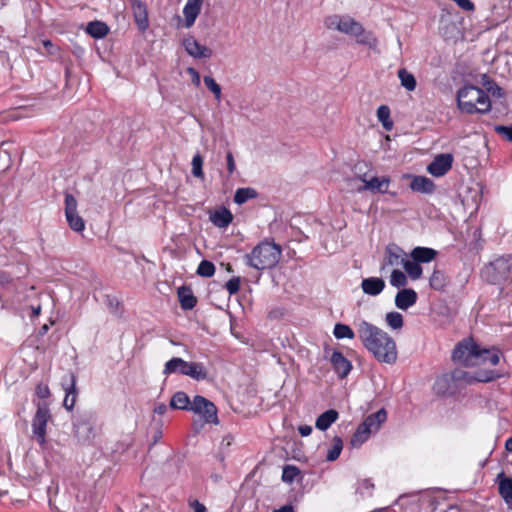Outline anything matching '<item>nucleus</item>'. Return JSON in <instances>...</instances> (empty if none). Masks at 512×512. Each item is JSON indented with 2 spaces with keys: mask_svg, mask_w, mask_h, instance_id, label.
I'll return each mask as SVG.
<instances>
[{
  "mask_svg": "<svg viewBox=\"0 0 512 512\" xmlns=\"http://www.w3.org/2000/svg\"><path fill=\"white\" fill-rule=\"evenodd\" d=\"M357 333L363 346L378 362L392 365L397 361L396 342L387 332L362 320L357 325Z\"/></svg>",
  "mask_w": 512,
  "mask_h": 512,
  "instance_id": "1",
  "label": "nucleus"
},
{
  "mask_svg": "<svg viewBox=\"0 0 512 512\" xmlns=\"http://www.w3.org/2000/svg\"><path fill=\"white\" fill-rule=\"evenodd\" d=\"M324 24L329 30H337L340 33L354 37L360 45L375 49L378 45L376 36L371 31H366L363 25L349 15H330L325 18Z\"/></svg>",
  "mask_w": 512,
  "mask_h": 512,
  "instance_id": "2",
  "label": "nucleus"
},
{
  "mask_svg": "<svg viewBox=\"0 0 512 512\" xmlns=\"http://www.w3.org/2000/svg\"><path fill=\"white\" fill-rule=\"evenodd\" d=\"M490 355L489 362L495 366L500 361V351L498 349H481L471 338L459 342L453 350L452 359L454 362L461 363L464 366L479 365V358Z\"/></svg>",
  "mask_w": 512,
  "mask_h": 512,
  "instance_id": "3",
  "label": "nucleus"
},
{
  "mask_svg": "<svg viewBox=\"0 0 512 512\" xmlns=\"http://www.w3.org/2000/svg\"><path fill=\"white\" fill-rule=\"evenodd\" d=\"M457 107L466 114H485L491 110V101L481 88L466 85L457 92Z\"/></svg>",
  "mask_w": 512,
  "mask_h": 512,
  "instance_id": "4",
  "label": "nucleus"
},
{
  "mask_svg": "<svg viewBox=\"0 0 512 512\" xmlns=\"http://www.w3.org/2000/svg\"><path fill=\"white\" fill-rule=\"evenodd\" d=\"M281 254L282 249L279 245L262 241L250 253L245 254L244 263L258 271L271 269L279 263Z\"/></svg>",
  "mask_w": 512,
  "mask_h": 512,
  "instance_id": "5",
  "label": "nucleus"
},
{
  "mask_svg": "<svg viewBox=\"0 0 512 512\" xmlns=\"http://www.w3.org/2000/svg\"><path fill=\"white\" fill-rule=\"evenodd\" d=\"M386 420L387 412L384 408L368 415L352 435L350 440L351 446L360 447L368 440L372 433H375L380 429L381 425L386 422Z\"/></svg>",
  "mask_w": 512,
  "mask_h": 512,
  "instance_id": "6",
  "label": "nucleus"
},
{
  "mask_svg": "<svg viewBox=\"0 0 512 512\" xmlns=\"http://www.w3.org/2000/svg\"><path fill=\"white\" fill-rule=\"evenodd\" d=\"M95 423L91 413L78 415L73 421V435L81 445H91L96 437Z\"/></svg>",
  "mask_w": 512,
  "mask_h": 512,
  "instance_id": "7",
  "label": "nucleus"
},
{
  "mask_svg": "<svg viewBox=\"0 0 512 512\" xmlns=\"http://www.w3.org/2000/svg\"><path fill=\"white\" fill-rule=\"evenodd\" d=\"M511 265L508 257H499L486 265L481 271V277L490 284H500L509 277Z\"/></svg>",
  "mask_w": 512,
  "mask_h": 512,
  "instance_id": "8",
  "label": "nucleus"
},
{
  "mask_svg": "<svg viewBox=\"0 0 512 512\" xmlns=\"http://www.w3.org/2000/svg\"><path fill=\"white\" fill-rule=\"evenodd\" d=\"M50 419V410L46 403H38L32 421V432L36 441L43 446L46 443V426Z\"/></svg>",
  "mask_w": 512,
  "mask_h": 512,
  "instance_id": "9",
  "label": "nucleus"
},
{
  "mask_svg": "<svg viewBox=\"0 0 512 512\" xmlns=\"http://www.w3.org/2000/svg\"><path fill=\"white\" fill-rule=\"evenodd\" d=\"M360 180L363 184L354 186L353 190L356 192L370 191L372 193H387L390 185V178L387 176L383 177H372L370 179H366L365 175L359 176L358 178H351L348 181L352 184Z\"/></svg>",
  "mask_w": 512,
  "mask_h": 512,
  "instance_id": "10",
  "label": "nucleus"
},
{
  "mask_svg": "<svg viewBox=\"0 0 512 512\" xmlns=\"http://www.w3.org/2000/svg\"><path fill=\"white\" fill-rule=\"evenodd\" d=\"M191 411L199 414L207 423L218 424L217 407L207 398L196 395L192 401Z\"/></svg>",
  "mask_w": 512,
  "mask_h": 512,
  "instance_id": "11",
  "label": "nucleus"
},
{
  "mask_svg": "<svg viewBox=\"0 0 512 512\" xmlns=\"http://www.w3.org/2000/svg\"><path fill=\"white\" fill-rule=\"evenodd\" d=\"M65 216L73 231L82 232L85 229L84 220L77 211V200L69 193L65 194Z\"/></svg>",
  "mask_w": 512,
  "mask_h": 512,
  "instance_id": "12",
  "label": "nucleus"
},
{
  "mask_svg": "<svg viewBox=\"0 0 512 512\" xmlns=\"http://www.w3.org/2000/svg\"><path fill=\"white\" fill-rule=\"evenodd\" d=\"M76 384L77 376L71 371L65 374L61 380L62 389L65 391L63 406L68 411H71L76 404L78 396V389Z\"/></svg>",
  "mask_w": 512,
  "mask_h": 512,
  "instance_id": "13",
  "label": "nucleus"
},
{
  "mask_svg": "<svg viewBox=\"0 0 512 512\" xmlns=\"http://www.w3.org/2000/svg\"><path fill=\"white\" fill-rule=\"evenodd\" d=\"M453 155L443 153L437 155L428 165L427 171L434 177L444 176L452 167Z\"/></svg>",
  "mask_w": 512,
  "mask_h": 512,
  "instance_id": "14",
  "label": "nucleus"
},
{
  "mask_svg": "<svg viewBox=\"0 0 512 512\" xmlns=\"http://www.w3.org/2000/svg\"><path fill=\"white\" fill-rule=\"evenodd\" d=\"M406 259L407 255L403 249L395 244L388 245L381 269L384 270L388 266L403 267Z\"/></svg>",
  "mask_w": 512,
  "mask_h": 512,
  "instance_id": "15",
  "label": "nucleus"
},
{
  "mask_svg": "<svg viewBox=\"0 0 512 512\" xmlns=\"http://www.w3.org/2000/svg\"><path fill=\"white\" fill-rule=\"evenodd\" d=\"M185 51L194 58L206 59L212 56V50L200 44L193 36L183 39Z\"/></svg>",
  "mask_w": 512,
  "mask_h": 512,
  "instance_id": "16",
  "label": "nucleus"
},
{
  "mask_svg": "<svg viewBox=\"0 0 512 512\" xmlns=\"http://www.w3.org/2000/svg\"><path fill=\"white\" fill-rule=\"evenodd\" d=\"M330 362L333 370L341 379L346 378L352 370V363L340 351H333Z\"/></svg>",
  "mask_w": 512,
  "mask_h": 512,
  "instance_id": "17",
  "label": "nucleus"
},
{
  "mask_svg": "<svg viewBox=\"0 0 512 512\" xmlns=\"http://www.w3.org/2000/svg\"><path fill=\"white\" fill-rule=\"evenodd\" d=\"M204 0H187L184 8V27L190 28L194 25L197 17L201 12Z\"/></svg>",
  "mask_w": 512,
  "mask_h": 512,
  "instance_id": "18",
  "label": "nucleus"
},
{
  "mask_svg": "<svg viewBox=\"0 0 512 512\" xmlns=\"http://www.w3.org/2000/svg\"><path fill=\"white\" fill-rule=\"evenodd\" d=\"M417 293L412 288H403L395 296V305L401 310H407L417 301Z\"/></svg>",
  "mask_w": 512,
  "mask_h": 512,
  "instance_id": "19",
  "label": "nucleus"
},
{
  "mask_svg": "<svg viewBox=\"0 0 512 512\" xmlns=\"http://www.w3.org/2000/svg\"><path fill=\"white\" fill-rule=\"evenodd\" d=\"M132 9H133L135 23H136L138 29L140 31L144 32L149 26L146 5L141 0H134Z\"/></svg>",
  "mask_w": 512,
  "mask_h": 512,
  "instance_id": "20",
  "label": "nucleus"
},
{
  "mask_svg": "<svg viewBox=\"0 0 512 512\" xmlns=\"http://www.w3.org/2000/svg\"><path fill=\"white\" fill-rule=\"evenodd\" d=\"M361 288L365 294L377 296L385 288V281L378 277L365 278L361 282Z\"/></svg>",
  "mask_w": 512,
  "mask_h": 512,
  "instance_id": "21",
  "label": "nucleus"
},
{
  "mask_svg": "<svg viewBox=\"0 0 512 512\" xmlns=\"http://www.w3.org/2000/svg\"><path fill=\"white\" fill-rule=\"evenodd\" d=\"M189 362L180 357H173L164 365L163 374L168 376L174 373L187 376Z\"/></svg>",
  "mask_w": 512,
  "mask_h": 512,
  "instance_id": "22",
  "label": "nucleus"
},
{
  "mask_svg": "<svg viewBox=\"0 0 512 512\" xmlns=\"http://www.w3.org/2000/svg\"><path fill=\"white\" fill-rule=\"evenodd\" d=\"M497 480L500 496L507 504H512V477H507L504 472H501L498 474Z\"/></svg>",
  "mask_w": 512,
  "mask_h": 512,
  "instance_id": "23",
  "label": "nucleus"
},
{
  "mask_svg": "<svg viewBox=\"0 0 512 512\" xmlns=\"http://www.w3.org/2000/svg\"><path fill=\"white\" fill-rule=\"evenodd\" d=\"M180 306L184 310H191L197 304V299L193 294V291L188 286H181L177 291Z\"/></svg>",
  "mask_w": 512,
  "mask_h": 512,
  "instance_id": "24",
  "label": "nucleus"
},
{
  "mask_svg": "<svg viewBox=\"0 0 512 512\" xmlns=\"http://www.w3.org/2000/svg\"><path fill=\"white\" fill-rule=\"evenodd\" d=\"M209 219L214 226L218 228H226L232 222L233 215L227 208H221L212 212Z\"/></svg>",
  "mask_w": 512,
  "mask_h": 512,
  "instance_id": "25",
  "label": "nucleus"
},
{
  "mask_svg": "<svg viewBox=\"0 0 512 512\" xmlns=\"http://www.w3.org/2000/svg\"><path fill=\"white\" fill-rule=\"evenodd\" d=\"M410 188L416 192L431 194L435 190V184L428 177L415 176L410 183Z\"/></svg>",
  "mask_w": 512,
  "mask_h": 512,
  "instance_id": "26",
  "label": "nucleus"
},
{
  "mask_svg": "<svg viewBox=\"0 0 512 512\" xmlns=\"http://www.w3.org/2000/svg\"><path fill=\"white\" fill-rule=\"evenodd\" d=\"M455 381L453 374H442L437 377L433 384V391L438 396L446 395L451 389L452 383Z\"/></svg>",
  "mask_w": 512,
  "mask_h": 512,
  "instance_id": "27",
  "label": "nucleus"
},
{
  "mask_svg": "<svg viewBox=\"0 0 512 512\" xmlns=\"http://www.w3.org/2000/svg\"><path fill=\"white\" fill-rule=\"evenodd\" d=\"M503 376V373L495 370H477L473 373V376L469 378L470 380H468V384H473L476 382L487 383Z\"/></svg>",
  "mask_w": 512,
  "mask_h": 512,
  "instance_id": "28",
  "label": "nucleus"
},
{
  "mask_svg": "<svg viewBox=\"0 0 512 512\" xmlns=\"http://www.w3.org/2000/svg\"><path fill=\"white\" fill-rule=\"evenodd\" d=\"M339 417V414L334 409H329L319 415L315 422V427L321 431L327 430Z\"/></svg>",
  "mask_w": 512,
  "mask_h": 512,
  "instance_id": "29",
  "label": "nucleus"
},
{
  "mask_svg": "<svg viewBox=\"0 0 512 512\" xmlns=\"http://www.w3.org/2000/svg\"><path fill=\"white\" fill-rule=\"evenodd\" d=\"M170 407L178 410L191 411L192 401L185 392L178 391L174 393L173 396L171 397Z\"/></svg>",
  "mask_w": 512,
  "mask_h": 512,
  "instance_id": "30",
  "label": "nucleus"
},
{
  "mask_svg": "<svg viewBox=\"0 0 512 512\" xmlns=\"http://www.w3.org/2000/svg\"><path fill=\"white\" fill-rule=\"evenodd\" d=\"M410 255L418 263H428L436 257L437 252L428 247H415Z\"/></svg>",
  "mask_w": 512,
  "mask_h": 512,
  "instance_id": "31",
  "label": "nucleus"
},
{
  "mask_svg": "<svg viewBox=\"0 0 512 512\" xmlns=\"http://www.w3.org/2000/svg\"><path fill=\"white\" fill-rule=\"evenodd\" d=\"M187 376L194 380L202 381L208 378V371L201 362H189Z\"/></svg>",
  "mask_w": 512,
  "mask_h": 512,
  "instance_id": "32",
  "label": "nucleus"
},
{
  "mask_svg": "<svg viewBox=\"0 0 512 512\" xmlns=\"http://www.w3.org/2000/svg\"><path fill=\"white\" fill-rule=\"evenodd\" d=\"M258 192L252 187L238 188L234 194V202L238 205H242L248 200L257 198Z\"/></svg>",
  "mask_w": 512,
  "mask_h": 512,
  "instance_id": "33",
  "label": "nucleus"
},
{
  "mask_svg": "<svg viewBox=\"0 0 512 512\" xmlns=\"http://www.w3.org/2000/svg\"><path fill=\"white\" fill-rule=\"evenodd\" d=\"M87 32L94 38H103L108 32V26L100 21H92L87 25Z\"/></svg>",
  "mask_w": 512,
  "mask_h": 512,
  "instance_id": "34",
  "label": "nucleus"
},
{
  "mask_svg": "<svg viewBox=\"0 0 512 512\" xmlns=\"http://www.w3.org/2000/svg\"><path fill=\"white\" fill-rule=\"evenodd\" d=\"M398 78L400 79L401 85L407 90V91H414L417 82L414 77V75L410 72H408L405 68H401L398 70Z\"/></svg>",
  "mask_w": 512,
  "mask_h": 512,
  "instance_id": "35",
  "label": "nucleus"
},
{
  "mask_svg": "<svg viewBox=\"0 0 512 512\" xmlns=\"http://www.w3.org/2000/svg\"><path fill=\"white\" fill-rule=\"evenodd\" d=\"M343 449V441L341 437L335 436L332 439L331 446L327 451L326 460L329 462L335 461L339 456Z\"/></svg>",
  "mask_w": 512,
  "mask_h": 512,
  "instance_id": "36",
  "label": "nucleus"
},
{
  "mask_svg": "<svg viewBox=\"0 0 512 512\" xmlns=\"http://www.w3.org/2000/svg\"><path fill=\"white\" fill-rule=\"evenodd\" d=\"M429 285L434 290H443L447 285V277L445 273L440 270H434L429 279Z\"/></svg>",
  "mask_w": 512,
  "mask_h": 512,
  "instance_id": "37",
  "label": "nucleus"
},
{
  "mask_svg": "<svg viewBox=\"0 0 512 512\" xmlns=\"http://www.w3.org/2000/svg\"><path fill=\"white\" fill-rule=\"evenodd\" d=\"M377 118L385 130L390 131L393 128V122L390 119V109L386 105H381L377 109Z\"/></svg>",
  "mask_w": 512,
  "mask_h": 512,
  "instance_id": "38",
  "label": "nucleus"
},
{
  "mask_svg": "<svg viewBox=\"0 0 512 512\" xmlns=\"http://www.w3.org/2000/svg\"><path fill=\"white\" fill-rule=\"evenodd\" d=\"M333 334H334L335 338H337V339H344V338L354 339L355 338V333L351 329V327L346 324H343V323L335 324L334 329H333Z\"/></svg>",
  "mask_w": 512,
  "mask_h": 512,
  "instance_id": "39",
  "label": "nucleus"
},
{
  "mask_svg": "<svg viewBox=\"0 0 512 512\" xmlns=\"http://www.w3.org/2000/svg\"><path fill=\"white\" fill-rule=\"evenodd\" d=\"M385 321L387 325L394 330H399L404 325L402 314L396 311L388 312L385 316Z\"/></svg>",
  "mask_w": 512,
  "mask_h": 512,
  "instance_id": "40",
  "label": "nucleus"
},
{
  "mask_svg": "<svg viewBox=\"0 0 512 512\" xmlns=\"http://www.w3.org/2000/svg\"><path fill=\"white\" fill-rule=\"evenodd\" d=\"M403 268L409 277L413 280L420 278L422 275V267L420 266V263L416 262L415 260L411 261L406 259Z\"/></svg>",
  "mask_w": 512,
  "mask_h": 512,
  "instance_id": "41",
  "label": "nucleus"
},
{
  "mask_svg": "<svg viewBox=\"0 0 512 512\" xmlns=\"http://www.w3.org/2000/svg\"><path fill=\"white\" fill-rule=\"evenodd\" d=\"M196 273L201 277H212L215 273V265L208 260H202L197 268Z\"/></svg>",
  "mask_w": 512,
  "mask_h": 512,
  "instance_id": "42",
  "label": "nucleus"
},
{
  "mask_svg": "<svg viewBox=\"0 0 512 512\" xmlns=\"http://www.w3.org/2000/svg\"><path fill=\"white\" fill-rule=\"evenodd\" d=\"M390 284L397 288L404 287L407 284V277L404 272L394 269L390 276Z\"/></svg>",
  "mask_w": 512,
  "mask_h": 512,
  "instance_id": "43",
  "label": "nucleus"
},
{
  "mask_svg": "<svg viewBox=\"0 0 512 512\" xmlns=\"http://www.w3.org/2000/svg\"><path fill=\"white\" fill-rule=\"evenodd\" d=\"M204 84L214 94L216 100L221 99V86L211 76H204Z\"/></svg>",
  "mask_w": 512,
  "mask_h": 512,
  "instance_id": "44",
  "label": "nucleus"
},
{
  "mask_svg": "<svg viewBox=\"0 0 512 512\" xmlns=\"http://www.w3.org/2000/svg\"><path fill=\"white\" fill-rule=\"evenodd\" d=\"M192 174L197 178H204L203 173V158L199 153H196L192 159Z\"/></svg>",
  "mask_w": 512,
  "mask_h": 512,
  "instance_id": "45",
  "label": "nucleus"
},
{
  "mask_svg": "<svg viewBox=\"0 0 512 512\" xmlns=\"http://www.w3.org/2000/svg\"><path fill=\"white\" fill-rule=\"evenodd\" d=\"M300 470L293 465H286L282 471V480L286 483H292Z\"/></svg>",
  "mask_w": 512,
  "mask_h": 512,
  "instance_id": "46",
  "label": "nucleus"
},
{
  "mask_svg": "<svg viewBox=\"0 0 512 512\" xmlns=\"http://www.w3.org/2000/svg\"><path fill=\"white\" fill-rule=\"evenodd\" d=\"M494 130L503 139L507 141H512V124L510 126L496 125L494 127Z\"/></svg>",
  "mask_w": 512,
  "mask_h": 512,
  "instance_id": "47",
  "label": "nucleus"
},
{
  "mask_svg": "<svg viewBox=\"0 0 512 512\" xmlns=\"http://www.w3.org/2000/svg\"><path fill=\"white\" fill-rule=\"evenodd\" d=\"M240 282H241L240 277H232L231 279H229L226 282L225 288H226V290L228 291V293L230 295H234V294H236L239 291V289H240Z\"/></svg>",
  "mask_w": 512,
  "mask_h": 512,
  "instance_id": "48",
  "label": "nucleus"
},
{
  "mask_svg": "<svg viewBox=\"0 0 512 512\" xmlns=\"http://www.w3.org/2000/svg\"><path fill=\"white\" fill-rule=\"evenodd\" d=\"M104 303L111 313H117L119 311L120 302L116 297L106 295Z\"/></svg>",
  "mask_w": 512,
  "mask_h": 512,
  "instance_id": "49",
  "label": "nucleus"
},
{
  "mask_svg": "<svg viewBox=\"0 0 512 512\" xmlns=\"http://www.w3.org/2000/svg\"><path fill=\"white\" fill-rule=\"evenodd\" d=\"M373 488H374V484L371 482L370 479H363L359 483V492L361 494L371 495Z\"/></svg>",
  "mask_w": 512,
  "mask_h": 512,
  "instance_id": "50",
  "label": "nucleus"
},
{
  "mask_svg": "<svg viewBox=\"0 0 512 512\" xmlns=\"http://www.w3.org/2000/svg\"><path fill=\"white\" fill-rule=\"evenodd\" d=\"M452 374L455 381H464L466 384H468V380H470L469 378L473 376V374L460 369L454 370Z\"/></svg>",
  "mask_w": 512,
  "mask_h": 512,
  "instance_id": "51",
  "label": "nucleus"
},
{
  "mask_svg": "<svg viewBox=\"0 0 512 512\" xmlns=\"http://www.w3.org/2000/svg\"><path fill=\"white\" fill-rule=\"evenodd\" d=\"M36 395L41 399H46L50 396L49 387L45 384L39 383L36 387Z\"/></svg>",
  "mask_w": 512,
  "mask_h": 512,
  "instance_id": "52",
  "label": "nucleus"
},
{
  "mask_svg": "<svg viewBox=\"0 0 512 512\" xmlns=\"http://www.w3.org/2000/svg\"><path fill=\"white\" fill-rule=\"evenodd\" d=\"M486 85L487 91L490 92L493 96H502V89L495 82L487 81Z\"/></svg>",
  "mask_w": 512,
  "mask_h": 512,
  "instance_id": "53",
  "label": "nucleus"
},
{
  "mask_svg": "<svg viewBox=\"0 0 512 512\" xmlns=\"http://www.w3.org/2000/svg\"><path fill=\"white\" fill-rule=\"evenodd\" d=\"M226 164L229 175H232L236 170V164L232 152L226 154Z\"/></svg>",
  "mask_w": 512,
  "mask_h": 512,
  "instance_id": "54",
  "label": "nucleus"
},
{
  "mask_svg": "<svg viewBox=\"0 0 512 512\" xmlns=\"http://www.w3.org/2000/svg\"><path fill=\"white\" fill-rule=\"evenodd\" d=\"M457 5L465 11H473L475 8L471 0H456Z\"/></svg>",
  "mask_w": 512,
  "mask_h": 512,
  "instance_id": "55",
  "label": "nucleus"
},
{
  "mask_svg": "<svg viewBox=\"0 0 512 512\" xmlns=\"http://www.w3.org/2000/svg\"><path fill=\"white\" fill-rule=\"evenodd\" d=\"M42 44L49 55H55L59 50L50 40H44Z\"/></svg>",
  "mask_w": 512,
  "mask_h": 512,
  "instance_id": "56",
  "label": "nucleus"
},
{
  "mask_svg": "<svg viewBox=\"0 0 512 512\" xmlns=\"http://www.w3.org/2000/svg\"><path fill=\"white\" fill-rule=\"evenodd\" d=\"M298 432L301 436L307 437L312 433V427L310 425H300Z\"/></svg>",
  "mask_w": 512,
  "mask_h": 512,
  "instance_id": "57",
  "label": "nucleus"
},
{
  "mask_svg": "<svg viewBox=\"0 0 512 512\" xmlns=\"http://www.w3.org/2000/svg\"><path fill=\"white\" fill-rule=\"evenodd\" d=\"M188 72L192 75V82L196 85H200V75L194 68H188Z\"/></svg>",
  "mask_w": 512,
  "mask_h": 512,
  "instance_id": "58",
  "label": "nucleus"
},
{
  "mask_svg": "<svg viewBox=\"0 0 512 512\" xmlns=\"http://www.w3.org/2000/svg\"><path fill=\"white\" fill-rule=\"evenodd\" d=\"M153 411L158 415H163L167 411V406L164 403H158L155 405Z\"/></svg>",
  "mask_w": 512,
  "mask_h": 512,
  "instance_id": "59",
  "label": "nucleus"
},
{
  "mask_svg": "<svg viewBox=\"0 0 512 512\" xmlns=\"http://www.w3.org/2000/svg\"><path fill=\"white\" fill-rule=\"evenodd\" d=\"M194 512H207V510L203 504L199 503L198 501H195Z\"/></svg>",
  "mask_w": 512,
  "mask_h": 512,
  "instance_id": "60",
  "label": "nucleus"
},
{
  "mask_svg": "<svg viewBox=\"0 0 512 512\" xmlns=\"http://www.w3.org/2000/svg\"><path fill=\"white\" fill-rule=\"evenodd\" d=\"M273 512H294L293 507L291 505H285L280 509L274 510Z\"/></svg>",
  "mask_w": 512,
  "mask_h": 512,
  "instance_id": "61",
  "label": "nucleus"
},
{
  "mask_svg": "<svg viewBox=\"0 0 512 512\" xmlns=\"http://www.w3.org/2000/svg\"><path fill=\"white\" fill-rule=\"evenodd\" d=\"M505 449H506L508 452L512 453V436H511V437H509V438L506 440V442H505Z\"/></svg>",
  "mask_w": 512,
  "mask_h": 512,
  "instance_id": "62",
  "label": "nucleus"
},
{
  "mask_svg": "<svg viewBox=\"0 0 512 512\" xmlns=\"http://www.w3.org/2000/svg\"><path fill=\"white\" fill-rule=\"evenodd\" d=\"M489 358H490V355H485V356H482L481 358H479V365L480 364H485V363H489Z\"/></svg>",
  "mask_w": 512,
  "mask_h": 512,
  "instance_id": "63",
  "label": "nucleus"
},
{
  "mask_svg": "<svg viewBox=\"0 0 512 512\" xmlns=\"http://www.w3.org/2000/svg\"><path fill=\"white\" fill-rule=\"evenodd\" d=\"M41 312V307L40 306H37V307H33L32 308V314L33 316H38Z\"/></svg>",
  "mask_w": 512,
  "mask_h": 512,
  "instance_id": "64",
  "label": "nucleus"
}]
</instances>
